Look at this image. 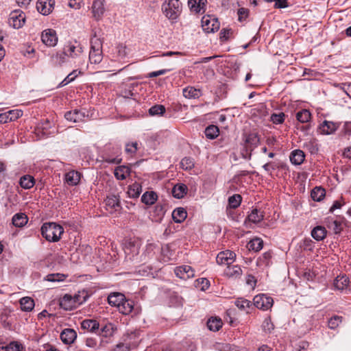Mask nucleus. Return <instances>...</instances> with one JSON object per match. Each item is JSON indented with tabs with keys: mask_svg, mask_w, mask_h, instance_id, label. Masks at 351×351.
I'll return each instance as SVG.
<instances>
[{
	"mask_svg": "<svg viewBox=\"0 0 351 351\" xmlns=\"http://www.w3.org/2000/svg\"><path fill=\"white\" fill-rule=\"evenodd\" d=\"M63 232V228L53 222L45 223L41 227L43 237L51 242L58 241Z\"/></svg>",
	"mask_w": 351,
	"mask_h": 351,
	"instance_id": "1",
	"label": "nucleus"
},
{
	"mask_svg": "<svg viewBox=\"0 0 351 351\" xmlns=\"http://www.w3.org/2000/svg\"><path fill=\"white\" fill-rule=\"evenodd\" d=\"M182 8L179 0H165L162 5V11L169 20L176 21L182 12Z\"/></svg>",
	"mask_w": 351,
	"mask_h": 351,
	"instance_id": "2",
	"label": "nucleus"
},
{
	"mask_svg": "<svg viewBox=\"0 0 351 351\" xmlns=\"http://www.w3.org/2000/svg\"><path fill=\"white\" fill-rule=\"evenodd\" d=\"M139 249L140 244L138 241L132 240L125 241L123 244V250L126 261L134 263H141V261L138 256Z\"/></svg>",
	"mask_w": 351,
	"mask_h": 351,
	"instance_id": "3",
	"label": "nucleus"
},
{
	"mask_svg": "<svg viewBox=\"0 0 351 351\" xmlns=\"http://www.w3.org/2000/svg\"><path fill=\"white\" fill-rule=\"evenodd\" d=\"M103 59L102 42L96 37L90 40L89 62L90 64H99Z\"/></svg>",
	"mask_w": 351,
	"mask_h": 351,
	"instance_id": "4",
	"label": "nucleus"
},
{
	"mask_svg": "<svg viewBox=\"0 0 351 351\" xmlns=\"http://www.w3.org/2000/svg\"><path fill=\"white\" fill-rule=\"evenodd\" d=\"M25 22V13L19 10L11 12L9 16L8 23L14 29L21 28Z\"/></svg>",
	"mask_w": 351,
	"mask_h": 351,
	"instance_id": "5",
	"label": "nucleus"
},
{
	"mask_svg": "<svg viewBox=\"0 0 351 351\" xmlns=\"http://www.w3.org/2000/svg\"><path fill=\"white\" fill-rule=\"evenodd\" d=\"M254 306L263 311H267L269 309L274 303L273 298L265 294H258L256 295L253 299Z\"/></svg>",
	"mask_w": 351,
	"mask_h": 351,
	"instance_id": "6",
	"label": "nucleus"
},
{
	"mask_svg": "<svg viewBox=\"0 0 351 351\" xmlns=\"http://www.w3.org/2000/svg\"><path fill=\"white\" fill-rule=\"evenodd\" d=\"M41 40L47 47H54L57 45L58 38L56 30L47 29L41 34Z\"/></svg>",
	"mask_w": 351,
	"mask_h": 351,
	"instance_id": "7",
	"label": "nucleus"
},
{
	"mask_svg": "<svg viewBox=\"0 0 351 351\" xmlns=\"http://www.w3.org/2000/svg\"><path fill=\"white\" fill-rule=\"evenodd\" d=\"M202 27L207 33L215 32L219 29V23L215 18L209 16H203L202 19Z\"/></svg>",
	"mask_w": 351,
	"mask_h": 351,
	"instance_id": "8",
	"label": "nucleus"
},
{
	"mask_svg": "<svg viewBox=\"0 0 351 351\" xmlns=\"http://www.w3.org/2000/svg\"><path fill=\"white\" fill-rule=\"evenodd\" d=\"M55 5L54 0H38L36 9L43 15L47 16L52 12Z\"/></svg>",
	"mask_w": 351,
	"mask_h": 351,
	"instance_id": "9",
	"label": "nucleus"
},
{
	"mask_svg": "<svg viewBox=\"0 0 351 351\" xmlns=\"http://www.w3.org/2000/svg\"><path fill=\"white\" fill-rule=\"evenodd\" d=\"M105 0H95L93 2L91 10L93 17L96 21H99L102 19L105 12Z\"/></svg>",
	"mask_w": 351,
	"mask_h": 351,
	"instance_id": "10",
	"label": "nucleus"
},
{
	"mask_svg": "<svg viewBox=\"0 0 351 351\" xmlns=\"http://www.w3.org/2000/svg\"><path fill=\"white\" fill-rule=\"evenodd\" d=\"M234 258L235 254L233 252L226 250L217 254L216 261L219 265H226L228 266L234 261Z\"/></svg>",
	"mask_w": 351,
	"mask_h": 351,
	"instance_id": "11",
	"label": "nucleus"
},
{
	"mask_svg": "<svg viewBox=\"0 0 351 351\" xmlns=\"http://www.w3.org/2000/svg\"><path fill=\"white\" fill-rule=\"evenodd\" d=\"M106 209L110 213L118 211L121 208L120 201L117 195H110L105 199Z\"/></svg>",
	"mask_w": 351,
	"mask_h": 351,
	"instance_id": "12",
	"label": "nucleus"
},
{
	"mask_svg": "<svg viewBox=\"0 0 351 351\" xmlns=\"http://www.w3.org/2000/svg\"><path fill=\"white\" fill-rule=\"evenodd\" d=\"M338 128V123L332 121H324L319 125L318 130L321 134L330 135L333 134Z\"/></svg>",
	"mask_w": 351,
	"mask_h": 351,
	"instance_id": "13",
	"label": "nucleus"
},
{
	"mask_svg": "<svg viewBox=\"0 0 351 351\" xmlns=\"http://www.w3.org/2000/svg\"><path fill=\"white\" fill-rule=\"evenodd\" d=\"M23 115V112L19 110H11L0 114V123H5L14 121Z\"/></svg>",
	"mask_w": 351,
	"mask_h": 351,
	"instance_id": "14",
	"label": "nucleus"
},
{
	"mask_svg": "<svg viewBox=\"0 0 351 351\" xmlns=\"http://www.w3.org/2000/svg\"><path fill=\"white\" fill-rule=\"evenodd\" d=\"M176 275L182 279L186 280L193 278L195 275L194 270L189 265H182L175 269Z\"/></svg>",
	"mask_w": 351,
	"mask_h": 351,
	"instance_id": "15",
	"label": "nucleus"
},
{
	"mask_svg": "<svg viewBox=\"0 0 351 351\" xmlns=\"http://www.w3.org/2000/svg\"><path fill=\"white\" fill-rule=\"evenodd\" d=\"M67 57L77 58L82 55L83 50L80 45H75L71 43L66 45L63 49Z\"/></svg>",
	"mask_w": 351,
	"mask_h": 351,
	"instance_id": "16",
	"label": "nucleus"
},
{
	"mask_svg": "<svg viewBox=\"0 0 351 351\" xmlns=\"http://www.w3.org/2000/svg\"><path fill=\"white\" fill-rule=\"evenodd\" d=\"M77 337V333L73 329L66 328L60 334V339L65 344H71Z\"/></svg>",
	"mask_w": 351,
	"mask_h": 351,
	"instance_id": "17",
	"label": "nucleus"
},
{
	"mask_svg": "<svg viewBox=\"0 0 351 351\" xmlns=\"http://www.w3.org/2000/svg\"><path fill=\"white\" fill-rule=\"evenodd\" d=\"M81 179V173L77 171H70L65 174L64 180L69 186H76Z\"/></svg>",
	"mask_w": 351,
	"mask_h": 351,
	"instance_id": "18",
	"label": "nucleus"
},
{
	"mask_svg": "<svg viewBox=\"0 0 351 351\" xmlns=\"http://www.w3.org/2000/svg\"><path fill=\"white\" fill-rule=\"evenodd\" d=\"M84 117L85 113L77 109L73 111L66 112L64 114L65 119L73 123H77L82 121Z\"/></svg>",
	"mask_w": 351,
	"mask_h": 351,
	"instance_id": "19",
	"label": "nucleus"
},
{
	"mask_svg": "<svg viewBox=\"0 0 351 351\" xmlns=\"http://www.w3.org/2000/svg\"><path fill=\"white\" fill-rule=\"evenodd\" d=\"M60 306L66 311H71L76 308L73 296L69 294H65L60 300Z\"/></svg>",
	"mask_w": 351,
	"mask_h": 351,
	"instance_id": "20",
	"label": "nucleus"
},
{
	"mask_svg": "<svg viewBox=\"0 0 351 351\" xmlns=\"http://www.w3.org/2000/svg\"><path fill=\"white\" fill-rule=\"evenodd\" d=\"M125 295L121 293L114 292L110 293L108 297V302L109 304L112 306L119 307L121 304L123 302L125 299Z\"/></svg>",
	"mask_w": 351,
	"mask_h": 351,
	"instance_id": "21",
	"label": "nucleus"
},
{
	"mask_svg": "<svg viewBox=\"0 0 351 351\" xmlns=\"http://www.w3.org/2000/svg\"><path fill=\"white\" fill-rule=\"evenodd\" d=\"M305 155L303 151L295 149L290 155V160L295 165H301L304 160Z\"/></svg>",
	"mask_w": 351,
	"mask_h": 351,
	"instance_id": "22",
	"label": "nucleus"
},
{
	"mask_svg": "<svg viewBox=\"0 0 351 351\" xmlns=\"http://www.w3.org/2000/svg\"><path fill=\"white\" fill-rule=\"evenodd\" d=\"M206 3V0H189L188 4L193 12L199 13L202 10L204 11Z\"/></svg>",
	"mask_w": 351,
	"mask_h": 351,
	"instance_id": "23",
	"label": "nucleus"
},
{
	"mask_svg": "<svg viewBox=\"0 0 351 351\" xmlns=\"http://www.w3.org/2000/svg\"><path fill=\"white\" fill-rule=\"evenodd\" d=\"M130 173V168L128 166H119L114 169V176L117 180H125Z\"/></svg>",
	"mask_w": 351,
	"mask_h": 351,
	"instance_id": "24",
	"label": "nucleus"
},
{
	"mask_svg": "<svg viewBox=\"0 0 351 351\" xmlns=\"http://www.w3.org/2000/svg\"><path fill=\"white\" fill-rule=\"evenodd\" d=\"M188 188L184 184H176L172 189V194L174 197L182 198L187 193Z\"/></svg>",
	"mask_w": 351,
	"mask_h": 351,
	"instance_id": "25",
	"label": "nucleus"
},
{
	"mask_svg": "<svg viewBox=\"0 0 351 351\" xmlns=\"http://www.w3.org/2000/svg\"><path fill=\"white\" fill-rule=\"evenodd\" d=\"M187 217V213L183 208H177L172 213V218L176 223L183 222Z\"/></svg>",
	"mask_w": 351,
	"mask_h": 351,
	"instance_id": "26",
	"label": "nucleus"
},
{
	"mask_svg": "<svg viewBox=\"0 0 351 351\" xmlns=\"http://www.w3.org/2000/svg\"><path fill=\"white\" fill-rule=\"evenodd\" d=\"M326 228L321 226L315 227L311 231V236L317 241H322L326 237Z\"/></svg>",
	"mask_w": 351,
	"mask_h": 351,
	"instance_id": "27",
	"label": "nucleus"
},
{
	"mask_svg": "<svg viewBox=\"0 0 351 351\" xmlns=\"http://www.w3.org/2000/svg\"><path fill=\"white\" fill-rule=\"evenodd\" d=\"M12 221L14 226L21 228L27 223L28 218L24 213H16L13 216Z\"/></svg>",
	"mask_w": 351,
	"mask_h": 351,
	"instance_id": "28",
	"label": "nucleus"
},
{
	"mask_svg": "<svg viewBox=\"0 0 351 351\" xmlns=\"http://www.w3.org/2000/svg\"><path fill=\"white\" fill-rule=\"evenodd\" d=\"M99 324L95 319H84L81 323V327L90 332H95L99 329Z\"/></svg>",
	"mask_w": 351,
	"mask_h": 351,
	"instance_id": "29",
	"label": "nucleus"
},
{
	"mask_svg": "<svg viewBox=\"0 0 351 351\" xmlns=\"http://www.w3.org/2000/svg\"><path fill=\"white\" fill-rule=\"evenodd\" d=\"M349 279L346 276H339L334 282L335 287L338 290H344L349 285Z\"/></svg>",
	"mask_w": 351,
	"mask_h": 351,
	"instance_id": "30",
	"label": "nucleus"
},
{
	"mask_svg": "<svg viewBox=\"0 0 351 351\" xmlns=\"http://www.w3.org/2000/svg\"><path fill=\"white\" fill-rule=\"evenodd\" d=\"M21 310L23 311H31L34 307V301L30 297H23L20 300Z\"/></svg>",
	"mask_w": 351,
	"mask_h": 351,
	"instance_id": "31",
	"label": "nucleus"
},
{
	"mask_svg": "<svg viewBox=\"0 0 351 351\" xmlns=\"http://www.w3.org/2000/svg\"><path fill=\"white\" fill-rule=\"evenodd\" d=\"M19 184L22 188L29 189L34 186L35 180L30 175H25L20 178Z\"/></svg>",
	"mask_w": 351,
	"mask_h": 351,
	"instance_id": "32",
	"label": "nucleus"
},
{
	"mask_svg": "<svg viewBox=\"0 0 351 351\" xmlns=\"http://www.w3.org/2000/svg\"><path fill=\"white\" fill-rule=\"evenodd\" d=\"M183 95L188 99L199 98L201 96L200 90L196 89L192 86H188L183 89Z\"/></svg>",
	"mask_w": 351,
	"mask_h": 351,
	"instance_id": "33",
	"label": "nucleus"
},
{
	"mask_svg": "<svg viewBox=\"0 0 351 351\" xmlns=\"http://www.w3.org/2000/svg\"><path fill=\"white\" fill-rule=\"evenodd\" d=\"M259 141L258 137L256 134L251 133L248 134L245 139V147L252 151L253 147H256Z\"/></svg>",
	"mask_w": 351,
	"mask_h": 351,
	"instance_id": "34",
	"label": "nucleus"
},
{
	"mask_svg": "<svg viewBox=\"0 0 351 351\" xmlns=\"http://www.w3.org/2000/svg\"><path fill=\"white\" fill-rule=\"evenodd\" d=\"M113 152L116 155L115 157H112L109 155H107L104 157V160L108 163L118 164L121 161V158L119 157V154L121 153V148L119 147H112Z\"/></svg>",
	"mask_w": 351,
	"mask_h": 351,
	"instance_id": "35",
	"label": "nucleus"
},
{
	"mask_svg": "<svg viewBox=\"0 0 351 351\" xmlns=\"http://www.w3.org/2000/svg\"><path fill=\"white\" fill-rule=\"evenodd\" d=\"M134 308L133 302L132 300H126L125 298L123 300V302L121 304L118 310L120 313L124 315H128L130 313Z\"/></svg>",
	"mask_w": 351,
	"mask_h": 351,
	"instance_id": "36",
	"label": "nucleus"
},
{
	"mask_svg": "<svg viewBox=\"0 0 351 351\" xmlns=\"http://www.w3.org/2000/svg\"><path fill=\"white\" fill-rule=\"evenodd\" d=\"M141 191V185L138 182H135L128 187V194L130 197L136 198L140 195Z\"/></svg>",
	"mask_w": 351,
	"mask_h": 351,
	"instance_id": "37",
	"label": "nucleus"
},
{
	"mask_svg": "<svg viewBox=\"0 0 351 351\" xmlns=\"http://www.w3.org/2000/svg\"><path fill=\"white\" fill-rule=\"evenodd\" d=\"M157 199V195L154 191L145 192L141 197V201L147 205H152Z\"/></svg>",
	"mask_w": 351,
	"mask_h": 351,
	"instance_id": "38",
	"label": "nucleus"
},
{
	"mask_svg": "<svg viewBox=\"0 0 351 351\" xmlns=\"http://www.w3.org/2000/svg\"><path fill=\"white\" fill-rule=\"evenodd\" d=\"M205 135L209 139L216 138L219 134V130L217 126L210 125L205 129Z\"/></svg>",
	"mask_w": 351,
	"mask_h": 351,
	"instance_id": "39",
	"label": "nucleus"
},
{
	"mask_svg": "<svg viewBox=\"0 0 351 351\" xmlns=\"http://www.w3.org/2000/svg\"><path fill=\"white\" fill-rule=\"evenodd\" d=\"M207 326L210 330L217 331L221 328L222 322L219 318L212 317L207 322Z\"/></svg>",
	"mask_w": 351,
	"mask_h": 351,
	"instance_id": "40",
	"label": "nucleus"
},
{
	"mask_svg": "<svg viewBox=\"0 0 351 351\" xmlns=\"http://www.w3.org/2000/svg\"><path fill=\"white\" fill-rule=\"evenodd\" d=\"M226 274L229 277H238L242 274V270L239 265H228L225 271Z\"/></svg>",
	"mask_w": 351,
	"mask_h": 351,
	"instance_id": "41",
	"label": "nucleus"
},
{
	"mask_svg": "<svg viewBox=\"0 0 351 351\" xmlns=\"http://www.w3.org/2000/svg\"><path fill=\"white\" fill-rule=\"evenodd\" d=\"M263 217L264 216L263 213L256 208L253 209L247 217L248 220L254 223L261 221L263 219Z\"/></svg>",
	"mask_w": 351,
	"mask_h": 351,
	"instance_id": "42",
	"label": "nucleus"
},
{
	"mask_svg": "<svg viewBox=\"0 0 351 351\" xmlns=\"http://www.w3.org/2000/svg\"><path fill=\"white\" fill-rule=\"evenodd\" d=\"M311 196L314 201L319 202L325 196V190L322 187H315L312 190Z\"/></svg>",
	"mask_w": 351,
	"mask_h": 351,
	"instance_id": "43",
	"label": "nucleus"
},
{
	"mask_svg": "<svg viewBox=\"0 0 351 351\" xmlns=\"http://www.w3.org/2000/svg\"><path fill=\"white\" fill-rule=\"evenodd\" d=\"M66 57L65 51L63 50L62 52L57 53L52 57V61L54 65L61 66L62 64L66 62Z\"/></svg>",
	"mask_w": 351,
	"mask_h": 351,
	"instance_id": "44",
	"label": "nucleus"
},
{
	"mask_svg": "<svg viewBox=\"0 0 351 351\" xmlns=\"http://www.w3.org/2000/svg\"><path fill=\"white\" fill-rule=\"evenodd\" d=\"M248 246L250 250L258 252L263 247V241L260 238H254L248 243Z\"/></svg>",
	"mask_w": 351,
	"mask_h": 351,
	"instance_id": "45",
	"label": "nucleus"
},
{
	"mask_svg": "<svg viewBox=\"0 0 351 351\" xmlns=\"http://www.w3.org/2000/svg\"><path fill=\"white\" fill-rule=\"evenodd\" d=\"M327 226L335 234H339L343 230L342 223L337 220L331 219L328 221Z\"/></svg>",
	"mask_w": 351,
	"mask_h": 351,
	"instance_id": "46",
	"label": "nucleus"
},
{
	"mask_svg": "<svg viewBox=\"0 0 351 351\" xmlns=\"http://www.w3.org/2000/svg\"><path fill=\"white\" fill-rule=\"evenodd\" d=\"M304 147L311 154L317 153L319 150L317 141L315 138L310 139L304 143Z\"/></svg>",
	"mask_w": 351,
	"mask_h": 351,
	"instance_id": "47",
	"label": "nucleus"
},
{
	"mask_svg": "<svg viewBox=\"0 0 351 351\" xmlns=\"http://www.w3.org/2000/svg\"><path fill=\"white\" fill-rule=\"evenodd\" d=\"M80 71L77 70H73L71 73H70L58 85V87H62L71 82L74 81L77 77V75L80 73Z\"/></svg>",
	"mask_w": 351,
	"mask_h": 351,
	"instance_id": "48",
	"label": "nucleus"
},
{
	"mask_svg": "<svg viewBox=\"0 0 351 351\" xmlns=\"http://www.w3.org/2000/svg\"><path fill=\"white\" fill-rule=\"evenodd\" d=\"M242 197L239 194L233 195L228 199V204L230 208H237L241 204Z\"/></svg>",
	"mask_w": 351,
	"mask_h": 351,
	"instance_id": "49",
	"label": "nucleus"
},
{
	"mask_svg": "<svg viewBox=\"0 0 351 351\" xmlns=\"http://www.w3.org/2000/svg\"><path fill=\"white\" fill-rule=\"evenodd\" d=\"M165 112V108L162 105H155L149 109L151 116L162 115Z\"/></svg>",
	"mask_w": 351,
	"mask_h": 351,
	"instance_id": "50",
	"label": "nucleus"
},
{
	"mask_svg": "<svg viewBox=\"0 0 351 351\" xmlns=\"http://www.w3.org/2000/svg\"><path fill=\"white\" fill-rule=\"evenodd\" d=\"M296 118L301 123H306L311 119V113L307 110H303L296 114Z\"/></svg>",
	"mask_w": 351,
	"mask_h": 351,
	"instance_id": "51",
	"label": "nucleus"
},
{
	"mask_svg": "<svg viewBox=\"0 0 351 351\" xmlns=\"http://www.w3.org/2000/svg\"><path fill=\"white\" fill-rule=\"evenodd\" d=\"M180 167L184 170L191 169L194 167L193 159L190 157L182 158L180 162Z\"/></svg>",
	"mask_w": 351,
	"mask_h": 351,
	"instance_id": "52",
	"label": "nucleus"
},
{
	"mask_svg": "<svg viewBox=\"0 0 351 351\" xmlns=\"http://www.w3.org/2000/svg\"><path fill=\"white\" fill-rule=\"evenodd\" d=\"M235 305L241 310H247L251 305V302L243 298H239L235 301Z\"/></svg>",
	"mask_w": 351,
	"mask_h": 351,
	"instance_id": "53",
	"label": "nucleus"
},
{
	"mask_svg": "<svg viewBox=\"0 0 351 351\" xmlns=\"http://www.w3.org/2000/svg\"><path fill=\"white\" fill-rule=\"evenodd\" d=\"M66 276L62 274H51L46 276V280L50 282H61L64 280Z\"/></svg>",
	"mask_w": 351,
	"mask_h": 351,
	"instance_id": "54",
	"label": "nucleus"
},
{
	"mask_svg": "<svg viewBox=\"0 0 351 351\" xmlns=\"http://www.w3.org/2000/svg\"><path fill=\"white\" fill-rule=\"evenodd\" d=\"M342 321V317L335 315L330 319L328 321V327L331 329H335Z\"/></svg>",
	"mask_w": 351,
	"mask_h": 351,
	"instance_id": "55",
	"label": "nucleus"
},
{
	"mask_svg": "<svg viewBox=\"0 0 351 351\" xmlns=\"http://www.w3.org/2000/svg\"><path fill=\"white\" fill-rule=\"evenodd\" d=\"M285 115L283 112H280L278 114L274 113L271 115L270 119L271 121H272L273 123L274 124H280L283 123L285 120Z\"/></svg>",
	"mask_w": 351,
	"mask_h": 351,
	"instance_id": "56",
	"label": "nucleus"
},
{
	"mask_svg": "<svg viewBox=\"0 0 351 351\" xmlns=\"http://www.w3.org/2000/svg\"><path fill=\"white\" fill-rule=\"evenodd\" d=\"M22 346L16 341H13L5 346V351H21Z\"/></svg>",
	"mask_w": 351,
	"mask_h": 351,
	"instance_id": "57",
	"label": "nucleus"
},
{
	"mask_svg": "<svg viewBox=\"0 0 351 351\" xmlns=\"http://www.w3.org/2000/svg\"><path fill=\"white\" fill-rule=\"evenodd\" d=\"M266 2H275L274 8H285L288 7V3L287 0H265Z\"/></svg>",
	"mask_w": 351,
	"mask_h": 351,
	"instance_id": "58",
	"label": "nucleus"
},
{
	"mask_svg": "<svg viewBox=\"0 0 351 351\" xmlns=\"http://www.w3.org/2000/svg\"><path fill=\"white\" fill-rule=\"evenodd\" d=\"M137 146L138 143L136 142L128 143L125 146V152L130 154H135L138 149Z\"/></svg>",
	"mask_w": 351,
	"mask_h": 351,
	"instance_id": "59",
	"label": "nucleus"
},
{
	"mask_svg": "<svg viewBox=\"0 0 351 351\" xmlns=\"http://www.w3.org/2000/svg\"><path fill=\"white\" fill-rule=\"evenodd\" d=\"M263 328L265 332H270L274 329V325L270 319H265L263 323Z\"/></svg>",
	"mask_w": 351,
	"mask_h": 351,
	"instance_id": "60",
	"label": "nucleus"
},
{
	"mask_svg": "<svg viewBox=\"0 0 351 351\" xmlns=\"http://www.w3.org/2000/svg\"><path fill=\"white\" fill-rule=\"evenodd\" d=\"M82 3V0H69V6L75 10L80 9Z\"/></svg>",
	"mask_w": 351,
	"mask_h": 351,
	"instance_id": "61",
	"label": "nucleus"
},
{
	"mask_svg": "<svg viewBox=\"0 0 351 351\" xmlns=\"http://www.w3.org/2000/svg\"><path fill=\"white\" fill-rule=\"evenodd\" d=\"M171 69H161L156 71L151 72L148 74V77L152 78L155 77H158L161 75H164L167 73V72L170 71Z\"/></svg>",
	"mask_w": 351,
	"mask_h": 351,
	"instance_id": "62",
	"label": "nucleus"
},
{
	"mask_svg": "<svg viewBox=\"0 0 351 351\" xmlns=\"http://www.w3.org/2000/svg\"><path fill=\"white\" fill-rule=\"evenodd\" d=\"M232 34L231 29H223L220 32V39L226 40L229 38L230 35Z\"/></svg>",
	"mask_w": 351,
	"mask_h": 351,
	"instance_id": "63",
	"label": "nucleus"
},
{
	"mask_svg": "<svg viewBox=\"0 0 351 351\" xmlns=\"http://www.w3.org/2000/svg\"><path fill=\"white\" fill-rule=\"evenodd\" d=\"M73 299L75 301V304L77 307L78 305L82 304L86 301V296L82 297L80 294H75L73 296Z\"/></svg>",
	"mask_w": 351,
	"mask_h": 351,
	"instance_id": "64",
	"label": "nucleus"
}]
</instances>
